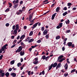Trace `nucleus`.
Wrapping results in <instances>:
<instances>
[{"label": "nucleus", "mask_w": 77, "mask_h": 77, "mask_svg": "<svg viewBox=\"0 0 77 77\" xmlns=\"http://www.w3.org/2000/svg\"><path fill=\"white\" fill-rule=\"evenodd\" d=\"M14 63H15V61L13 60L11 61L10 63L11 64H12V65H13L14 64Z\"/></svg>", "instance_id": "c85d7f7f"}, {"label": "nucleus", "mask_w": 77, "mask_h": 77, "mask_svg": "<svg viewBox=\"0 0 77 77\" xmlns=\"http://www.w3.org/2000/svg\"><path fill=\"white\" fill-rule=\"evenodd\" d=\"M45 37L46 39H48L49 38V34L45 36Z\"/></svg>", "instance_id": "e433bc0d"}, {"label": "nucleus", "mask_w": 77, "mask_h": 77, "mask_svg": "<svg viewBox=\"0 0 77 77\" xmlns=\"http://www.w3.org/2000/svg\"><path fill=\"white\" fill-rule=\"evenodd\" d=\"M20 44L21 45L22 48H25V47H26V45H25V44H24V43H23V42H21L20 43Z\"/></svg>", "instance_id": "1a4fd4ad"}, {"label": "nucleus", "mask_w": 77, "mask_h": 77, "mask_svg": "<svg viewBox=\"0 0 77 77\" xmlns=\"http://www.w3.org/2000/svg\"><path fill=\"white\" fill-rule=\"evenodd\" d=\"M32 48H30L29 49V51H30V52L32 51Z\"/></svg>", "instance_id": "680f3d73"}, {"label": "nucleus", "mask_w": 77, "mask_h": 77, "mask_svg": "<svg viewBox=\"0 0 77 77\" xmlns=\"http://www.w3.org/2000/svg\"><path fill=\"white\" fill-rule=\"evenodd\" d=\"M25 35H23L22 36H21V37L20 38V39H22L23 38H25Z\"/></svg>", "instance_id": "5701e85b"}, {"label": "nucleus", "mask_w": 77, "mask_h": 77, "mask_svg": "<svg viewBox=\"0 0 77 77\" xmlns=\"http://www.w3.org/2000/svg\"><path fill=\"white\" fill-rule=\"evenodd\" d=\"M15 25H14L12 27V29L13 30H15Z\"/></svg>", "instance_id": "c03bdc74"}, {"label": "nucleus", "mask_w": 77, "mask_h": 77, "mask_svg": "<svg viewBox=\"0 0 77 77\" xmlns=\"http://www.w3.org/2000/svg\"><path fill=\"white\" fill-rule=\"evenodd\" d=\"M65 60V58H63L61 60H59V62H62L63 61V60Z\"/></svg>", "instance_id": "b1692460"}, {"label": "nucleus", "mask_w": 77, "mask_h": 77, "mask_svg": "<svg viewBox=\"0 0 77 77\" xmlns=\"http://www.w3.org/2000/svg\"><path fill=\"white\" fill-rule=\"evenodd\" d=\"M72 44V42H69L67 43V44L66 45H68L69 47H71Z\"/></svg>", "instance_id": "0eeeda50"}, {"label": "nucleus", "mask_w": 77, "mask_h": 77, "mask_svg": "<svg viewBox=\"0 0 77 77\" xmlns=\"http://www.w3.org/2000/svg\"><path fill=\"white\" fill-rule=\"evenodd\" d=\"M21 62H23V59L21 58L20 59Z\"/></svg>", "instance_id": "e2e57ef3"}, {"label": "nucleus", "mask_w": 77, "mask_h": 77, "mask_svg": "<svg viewBox=\"0 0 77 77\" xmlns=\"http://www.w3.org/2000/svg\"><path fill=\"white\" fill-rule=\"evenodd\" d=\"M17 6H18V4H16L14 6V9H16L17 8Z\"/></svg>", "instance_id": "58836bf2"}, {"label": "nucleus", "mask_w": 77, "mask_h": 77, "mask_svg": "<svg viewBox=\"0 0 77 77\" xmlns=\"http://www.w3.org/2000/svg\"><path fill=\"white\" fill-rule=\"evenodd\" d=\"M26 72H28L29 75H30V72H31V71H30L29 72H28V71H27Z\"/></svg>", "instance_id": "37998d69"}, {"label": "nucleus", "mask_w": 77, "mask_h": 77, "mask_svg": "<svg viewBox=\"0 0 77 77\" xmlns=\"http://www.w3.org/2000/svg\"><path fill=\"white\" fill-rule=\"evenodd\" d=\"M70 30H67L66 31V33H69L70 32Z\"/></svg>", "instance_id": "a18cd8bd"}, {"label": "nucleus", "mask_w": 77, "mask_h": 77, "mask_svg": "<svg viewBox=\"0 0 77 77\" xmlns=\"http://www.w3.org/2000/svg\"><path fill=\"white\" fill-rule=\"evenodd\" d=\"M72 5V4L70 3H69L67 4V6H71V5Z\"/></svg>", "instance_id": "79ce46f5"}, {"label": "nucleus", "mask_w": 77, "mask_h": 77, "mask_svg": "<svg viewBox=\"0 0 77 77\" xmlns=\"http://www.w3.org/2000/svg\"><path fill=\"white\" fill-rule=\"evenodd\" d=\"M38 26H41V23H39L38 22Z\"/></svg>", "instance_id": "338daca9"}, {"label": "nucleus", "mask_w": 77, "mask_h": 77, "mask_svg": "<svg viewBox=\"0 0 77 77\" xmlns=\"http://www.w3.org/2000/svg\"><path fill=\"white\" fill-rule=\"evenodd\" d=\"M64 67H65V69L66 70L67 69H68V64L67 63H66V64L65 65Z\"/></svg>", "instance_id": "4be33fe9"}, {"label": "nucleus", "mask_w": 77, "mask_h": 77, "mask_svg": "<svg viewBox=\"0 0 77 77\" xmlns=\"http://www.w3.org/2000/svg\"><path fill=\"white\" fill-rule=\"evenodd\" d=\"M9 10H10V8H8L5 10V12H8L9 11Z\"/></svg>", "instance_id": "2f4dec72"}, {"label": "nucleus", "mask_w": 77, "mask_h": 77, "mask_svg": "<svg viewBox=\"0 0 77 77\" xmlns=\"http://www.w3.org/2000/svg\"><path fill=\"white\" fill-rule=\"evenodd\" d=\"M33 41H34V39H33V38L31 39L28 41V42H29V43H30V42H33Z\"/></svg>", "instance_id": "412c9836"}, {"label": "nucleus", "mask_w": 77, "mask_h": 77, "mask_svg": "<svg viewBox=\"0 0 77 77\" xmlns=\"http://www.w3.org/2000/svg\"><path fill=\"white\" fill-rule=\"evenodd\" d=\"M52 65L53 68H55V67L57 66V62L54 63L52 64Z\"/></svg>", "instance_id": "6e6552de"}, {"label": "nucleus", "mask_w": 77, "mask_h": 77, "mask_svg": "<svg viewBox=\"0 0 77 77\" xmlns=\"http://www.w3.org/2000/svg\"><path fill=\"white\" fill-rule=\"evenodd\" d=\"M48 0H45L43 2H42V4L43 5H45V4H48V3H49V2H48Z\"/></svg>", "instance_id": "9b49d317"}, {"label": "nucleus", "mask_w": 77, "mask_h": 77, "mask_svg": "<svg viewBox=\"0 0 77 77\" xmlns=\"http://www.w3.org/2000/svg\"><path fill=\"white\" fill-rule=\"evenodd\" d=\"M33 14H34V13L33 12L29 15V18L28 19V20L29 21H30V23H34L35 20L36 19V18H34L32 20H32V18L33 15Z\"/></svg>", "instance_id": "f257e3e1"}, {"label": "nucleus", "mask_w": 77, "mask_h": 77, "mask_svg": "<svg viewBox=\"0 0 77 77\" xmlns=\"http://www.w3.org/2000/svg\"><path fill=\"white\" fill-rule=\"evenodd\" d=\"M59 8H60V7H58L56 9V12H59Z\"/></svg>", "instance_id": "a878e982"}, {"label": "nucleus", "mask_w": 77, "mask_h": 77, "mask_svg": "<svg viewBox=\"0 0 77 77\" xmlns=\"http://www.w3.org/2000/svg\"><path fill=\"white\" fill-rule=\"evenodd\" d=\"M66 23L67 24H68L69 23V20L68 19L67 21H66Z\"/></svg>", "instance_id": "f704fd0d"}, {"label": "nucleus", "mask_w": 77, "mask_h": 77, "mask_svg": "<svg viewBox=\"0 0 77 77\" xmlns=\"http://www.w3.org/2000/svg\"><path fill=\"white\" fill-rule=\"evenodd\" d=\"M63 57V55H60V56H59L58 57V59H57V61H59V60L60 59H62Z\"/></svg>", "instance_id": "f8f14e48"}, {"label": "nucleus", "mask_w": 77, "mask_h": 77, "mask_svg": "<svg viewBox=\"0 0 77 77\" xmlns=\"http://www.w3.org/2000/svg\"><path fill=\"white\" fill-rule=\"evenodd\" d=\"M64 77H66V76H67V75H68V73L64 74Z\"/></svg>", "instance_id": "8fccbe9b"}, {"label": "nucleus", "mask_w": 77, "mask_h": 77, "mask_svg": "<svg viewBox=\"0 0 77 77\" xmlns=\"http://www.w3.org/2000/svg\"><path fill=\"white\" fill-rule=\"evenodd\" d=\"M16 30H19V25L17 24L16 25Z\"/></svg>", "instance_id": "f3484780"}, {"label": "nucleus", "mask_w": 77, "mask_h": 77, "mask_svg": "<svg viewBox=\"0 0 77 77\" xmlns=\"http://www.w3.org/2000/svg\"><path fill=\"white\" fill-rule=\"evenodd\" d=\"M75 71H76V69H73L71 71V73L72 74L73 72H74Z\"/></svg>", "instance_id": "473e14b6"}, {"label": "nucleus", "mask_w": 77, "mask_h": 77, "mask_svg": "<svg viewBox=\"0 0 77 77\" xmlns=\"http://www.w3.org/2000/svg\"><path fill=\"white\" fill-rule=\"evenodd\" d=\"M57 14V13H55L52 16L51 20H53L54 19V17H55V16H56V14Z\"/></svg>", "instance_id": "2eb2a0df"}, {"label": "nucleus", "mask_w": 77, "mask_h": 77, "mask_svg": "<svg viewBox=\"0 0 77 77\" xmlns=\"http://www.w3.org/2000/svg\"><path fill=\"white\" fill-rule=\"evenodd\" d=\"M5 26L6 27H9V23H7L5 24Z\"/></svg>", "instance_id": "49530a36"}, {"label": "nucleus", "mask_w": 77, "mask_h": 77, "mask_svg": "<svg viewBox=\"0 0 77 77\" xmlns=\"http://www.w3.org/2000/svg\"><path fill=\"white\" fill-rule=\"evenodd\" d=\"M23 28H24V29H27V26H24V27H23Z\"/></svg>", "instance_id": "0e129e2a"}, {"label": "nucleus", "mask_w": 77, "mask_h": 77, "mask_svg": "<svg viewBox=\"0 0 77 77\" xmlns=\"http://www.w3.org/2000/svg\"><path fill=\"white\" fill-rule=\"evenodd\" d=\"M34 60L33 61V63L35 65H36V64H37L38 63V58L36 57L35 58Z\"/></svg>", "instance_id": "f03ea898"}, {"label": "nucleus", "mask_w": 77, "mask_h": 77, "mask_svg": "<svg viewBox=\"0 0 77 77\" xmlns=\"http://www.w3.org/2000/svg\"><path fill=\"white\" fill-rule=\"evenodd\" d=\"M56 28H57V29H60V28H61L58 25L56 27Z\"/></svg>", "instance_id": "6e6d98bb"}, {"label": "nucleus", "mask_w": 77, "mask_h": 77, "mask_svg": "<svg viewBox=\"0 0 77 77\" xmlns=\"http://www.w3.org/2000/svg\"><path fill=\"white\" fill-rule=\"evenodd\" d=\"M41 42V40H38L37 42V43H40Z\"/></svg>", "instance_id": "09e8293b"}, {"label": "nucleus", "mask_w": 77, "mask_h": 77, "mask_svg": "<svg viewBox=\"0 0 77 77\" xmlns=\"http://www.w3.org/2000/svg\"><path fill=\"white\" fill-rule=\"evenodd\" d=\"M76 9H77L76 8L74 7L72 8V10H73V11H75V10H76Z\"/></svg>", "instance_id": "5fc2aeb1"}, {"label": "nucleus", "mask_w": 77, "mask_h": 77, "mask_svg": "<svg viewBox=\"0 0 77 77\" xmlns=\"http://www.w3.org/2000/svg\"><path fill=\"white\" fill-rule=\"evenodd\" d=\"M3 55H1L0 56V60H2V59L3 58Z\"/></svg>", "instance_id": "de8ad7c7"}, {"label": "nucleus", "mask_w": 77, "mask_h": 77, "mask_svg": "<svg viewBox=\"0 0 77 77\" xmlns=\"http://www.w3.org/2000/svg\"><path fill=\"white\" fill-rule=\"evenodd\" d=\"M63 10H64V11H66V10H67V7H64L63 8Z\"/></svg>", "instance_id": "ea45409f"}, {"label": "nucleus", "mask_w": 77, "mask_h": 77, "mask_svg": "<svg viewBox=\"0 0 77 77\" xmlns=\"http://www.w3.org/2000/svg\"><path fill=\"white\" fill-rule=\"evenodd\" d=\"M75 47L74 44H73L72 45L71 47L72 48H74Z\"/></svg>", "instance_id": "603ef678"}, {"label": "nucleus", "mask_w": 77, "mask_h": 77, "mask_svg": "<svg viewBox=\"0 0 77 77\" xmlns=\"http://www.w3.org/2000/svg\"><path fill=\"white\" fill-rule=\"evenodd\" d=\"M22 64L21 63H17V66H18V67H20V66H21Z\"/></svg>", "instance_id": "7c9ffc66"}, {"label": "nucleus", "mask_w": 77, "mask_h": 77, "mask_svg": "<svg viewBox=\"0 0 77 77\" xmlns=\"http://www.w3.org/2000/svg\"><path fill=\"white\" fill-rule=\"evenodd\" d=\"M12 69L11 68H10V69H8L9 71H12Z\"/></svg>", "instance_id": "052dcab7"}, {"label": "nucleus", "mask_w": 77, "mask_h": 77, "mask_svg": "<svg viewBox=\"0 0 77 77\" xmlns=\"http://www.w3.org/2000/svg\"><path fill=\"white\" fill-rule=\"evenodd\" d=\"M49 57H50L49 56H47L45 58V60L47 61V60H48Z\"/></svg>", "instance_id": "4c0bfd02"}, {"label": "nucleus", "mask_w": 77, "mask_h": 77, "mask_svg": "<svg viewBox=\"0 0 77 77\" xmlns=\"http://www.w3.org/2000/svg\"><path fill=\"white\" fill-rule=\"evenodd\" d=\"M23 9L19 10L17 11L16 14L17 15H21V14L23 13Z\"/></svg>", "instance_id": "7ed1b4c3"}, {"label": "nucleus", "mask_w": 77, "mask_h": 77, "mask_svg": "<svg viewBox=\"0 0 77 77\" xmlns=\"http://www.w3.org/2000/svg\"><path fill=\"white\" fill-rule=\"evenodd\" d=\"M15 43H14L13 44L14 45H13V46H11V48H14V47H15V45H15Z\"/></svg>", "instance_id": "a19ab883"}, {"label": "nucleus", "mask_w": 77, "mask_h": 77, "mask_svg": "<svg viewBox=\"0 0 77 77\" xmlns=\"http://www.w3.org/2000/svg\"><path fill=\"white\" fill-rule=\"evenodd\" d=\"M63 25V23H60L59 24V26H60V27L61 28V27H62V26Z\"/></svg>", "instance_id": "72a5a7b5"}, {"label": "nucleus", "mask_w": 77, "mask_h": 77, "mask_svg": "<svg viewBox=\"0 0 77 77\" xmlns=\"http://www.w3.org/2000/svg\"><path fill=\"white\" fill-rule=\"evenodd\" d=\"M5 75L7 77H8V76L9 75V72H7L5 74Z\"/></svg>", "instance_id": "aec40b11"}, {"label": "nucleus", "mask_w": 77, "mask_h": 77, "mask_svg": "<svg viewBox=\"0 0 77 77\" xmlns=\"http://www.w3.org/2000/svg\"><path fill=\"white\" fill-rule=\"evenodd\" d=\"M38 22L36 23L35 24H34L33 25V26L32 27V29H34L35 28H36V27L37 26H38Z\"/></svg>", "instance_id": "423d86ee"}, {"label": "nucleus", "mask_w": 77, "mask_h": 77, "mask_svg": "<svg viewBox=\"0 0 77 77\" xmlns=\"http://www.w3.org/2000/svg\"><path fill=\"white\" fill-rule=\"evenodd\" d=\"M17 29H15L14 30V34L16 35L17 33Z\"/></svg>", "instance_id": "c756f323"}, {"label": "nucleus", "mask_w": 77, "mask_h": 77, "mask_svg": "<svg viewBox=\"0 0 77 77\" xmlns=\"http://www.w3.org/2000/svg\"><path fill=\"white\" fill-rule=\"evenodd\" d=\"M33 31H32L29 33V36H32V35H33Z\"/></svg>", "instance_id": "6ab92c4d"}, {"label": "nucleus", "mask_w": 77, "mask_h": 77, "mask_svg": "<svg viewBox=\"0 0 77 77\" xmlns=\"http://www.w3.org/2000/svg\"><path fill=\"white\" fill-rule=\"evenodd\" d=\"M49 31V30L48 29H45L43 32V33L44 35H47V33H48V32Z\"/></svg>", "instance_id": "39448f33"}, {"label": "nucleus", "mask_w": 77, "mask_h": 77, "mask_svg": "<svg viewBox=\"0 0 77 77\" xmlns=\"http://www.w3.org/2000/svg\"><path fill=\"white\" fill-rule=\"evenodd\" d=\"M55 5V3H54L51 6V8H53V6H54V5Z\"/></svg>", "instance_id": "4d7b16f0"}, {"label": "nucleus", "mask_w": 77, "mask_h": 77, "mask_svg": "<svg viewBox=\"0 0 77 77\" xmlns=\"http://www.w3.org/2000/svg\"><path fill=\"white\" fill-rule=\"evenodd\" d=\"M61 65V63H59L57 65V66H58V67H60Z\"/></svg>", "instance_id": "3c124183"}, {"label": "nucleus", "mask_w": 77, "mask_h": 77, "mask_svg": "<svg viewBox=\"0 0 77 77\" xmlns=\"http://www.w3.org/2000/svg\"><path fill=\"white\" fill-rule=\"evenodd\" d=\"M17 40H14V41L13 42V43H14H14H16V42H17Z\"/></svg>", "instance_id": "774afa93"}, {"label": "nucleus", "mask_w": 77, "mask_h": 77, "mask_svg": "<svg viewBox=\"0 0 77 77\" xmlns=\"http://www.w3.org/2000/svg\"><path fill=\"white\" fill-rule=\"evenodd\" d=\"M23 47H22L21 46H20L19 47L18 49V53H20V51H21V50H23Z\"/></svg>", "instance_id": "9d476101"}, {"label": "nucleus", "mask_w": 77, "mask_h": 77, "mask_svg": "<svg viewBox=\"0 0 77 77\" xmlns=\"http://www.w3.org/2000/svg\"><path fill=\"white\" fill-rule=\"evenodd\" d=\"M8 5H9V8H12V3L9 2L8 3Z\"/></svg>", "instance_id": "cd10ccee"}, {"label": "nucleus", "mask_w": 77, "mask_h": 77, "mask_svg": "<svg viewBox=\"0 0 77 77\" xmlns=\"http://www.w3.org/2000/svg\"><path fill=\"white\" fill-rule=\"evenodd\" d=\"M46 57V56H45V55H43L42 56V58L43 60H45V59Z\"/></svg>", "instance_id": "393cba45"}, {"label": "nucleus", "mask_w": 77, "mask_h": 77, "mask_svg": "<svg viewBox=\"0 0 77 77\" xmlns=\"http://www.w3.org/2000/svg\"><path fill=\"white\" fill-rule=\"evenodd\" d=\"M42 29V31L43 32L44 30V27H42L41 28Z\"/></svg>", "instance_id": "864d4df0"}, {"label": "nucleus", "mask_w": 77, "mask_h": 77, "mask_svg": "<svg viewBox=\"0 0 77 77\" xmlns=\"http://www.w3.org/2000/svg\"><path fill=\"white\" fill-rule=\"evenodd\" d=\"M23 3V1H21L20 2V5H22Z\"/></svg>", "instance_id": "bf43d9fd"}, {"label": "nucleus", "mask_w": 77, "mask_h": 77, "mask_svg": "<svg viewBox=\"0 0 77 77\" xmlns=\"http://www.w3.org/2000/svg\"><path fill=\"white\" fill-rule=\"evenodd\" d=\"M15 37V36H14V35H12L11 36V38L12 39H14V38Z\"/></svg>", "instance_id": "69168bd1"}, {"label": "nucleus", "mask_w": 77, "mask_h": 77, "mask_svg": "<svg viewBox=\"0 0 77 77\" xmlns=\"http://www.w3.org/2000/svg\"><path fill=\"white\" fill-rule=\"evenodd\" d=\"M67 14H68V12H67V11H66L65 12L63 13V16H65V15H66Z\"/></svg>", "instance_id": "bb28decb"}, {"label": "nucleus", "mask_w": 77, "mask_h": 77, "mask_svg": "<svg viewBox=\"0 0 77 77\" xmlns=\"http://www.w3.org/2000/svg\"><path fill=\"white\" fill-rule=\"evenodd\" d=\"M52 68H53V66L52 64H51L50 66H49L48 67V70H49V71H50V70L51 69H52Z\"/></svg>", "instance_id": "a211bd4d"}, {"label": "nucleus", "mask_w": 77, "mask_h": 77, "mask_svg": "<svg viewBox=\"0 0 77 77\" xmlns=\"http://www.w3.org/2000/svg\"><path fill=\"white\" fill-rule=\"evenodd\" d=\"M1 74H0V75L1 76V77H4L5 75V72H3V73H1Z\"/></svg>", "instance_id": "dca6fc26"}, {"label": "nucleus", "mask_w": 77, "mask_h": 77, "mask_svg": "<svg viewBox=\"0 0 77 77\" xmlns=\"http://www.w3.org/2000/svg\"><path fill=\"white\" fill-rule=\"evenodd\" d=\"M42 74L43 75H44V74H45V72L44 71V70L42 71Z\"/></svg>", "instance_id": "13d9d810"}, {"label": "nucleus", "mask_w": 77, "mask_h": 77, "mask_svg": "<svg viewBox=\"0 0 77 77\" xmlns=\"http://www.w3.org/2000/svg\"><path fill=\"white\" fill-rule=\"evenodd\" d=\"M20 56H24V50H23L21 51V52L20 53Z\"/></svg>", "instance_id": "ddd939ff"}, {"label": "nucleus", "mask_w": 77, "mask_h": 77, "mask_svg": "<svg viewBox=\"0 0 77 77\" xmlns=\"http://www.w3.org/2000/svg\"><path fill=\"white\" fill-rule=\"evenodd\" d=\"M60 37L59 35H58L56 37V39L57 40L59 39H60Z\"/></svg>", "instance_id": "c9c22d12"}, {"label": "nucleus", "mask_w": 77, "mask_h": 77, "mask_svg": "<svg viewBox=\"0 0 77 77\" xmlns=\"http://www.w3.org/2000/svg\"><path fill=\"white\" fill-rule=\"evenodd\" d=\"M8 45L7 44L5 45L1 48V50H2L3 51H5V49L6 50L7 49V47H8Z\"/></svg>", "instance_id": "20e7f679"}, {"label": "nucleus", "mask_w": 77, "mask_h": 77, "mask_svg": "<svg viewBox=\"0 0 77 77\" xmlns=\"http://www.w3.org/2000/svg\"><path fill=\"white\" fill-rule=\"evenodd\" d=\"M10 75L13 76V77H15L16 76V74L14 72L10 74Z\"/></svg>", "instance_id": "4468645a"}]
</instances>
